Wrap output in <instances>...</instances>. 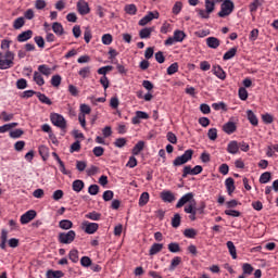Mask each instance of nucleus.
<instances>
[{"mask_svg": "<svg viewBox=\"0 0 278 278\" xmlns=\"http://www.w3.org/2000/svg\"><path fill=\"white\" fill-rule=\"evenodd\" d=\"M14 66V52L7 51L5 54L0 52V71H8Z\"/></svg>", "mask_w": 278, "mask_h": 278, "instance_id": "1", "label": "nucleus"}, {"mask_svg": "<svg viewBox=\"0 0 278 278\" xmlns=\"http://www.w3.org/2000/svg\"><path fill=\"white\" fill-rule=\"evenodd\" d=\"M236 10V4L231 0H224L220 4V11L217 13L219 18H226V16H230Z\"/></svg>", "mask_w": 278, "mask_h": 278, "instance_id": "2", "label": "nucleus"}, {"mask_svg": "<svg viewBox=\"0 0 278 278\" xmlns=\"http://www.w3.org/2000/svg\"><path fill=\"white\" fill-rule=\"evenodd\" d=\"M203 210H205V204L202 205L201 208L197 207V202L193 200L188 205L185 206L184 211L186 214L189 215V220H197V212H200V214H203Z\"/></svg>", "mask_w": 278, "mask_h": 278, "instance_id": "3", "label": "nucleus"}, {"mask_svg": "<svg viewBox=\"0 0 278 278\" xmlns=\"http://www.w3.org/2000/svg\"><path fill=\"white\" fill-rule=\"evenodd\" d=\"M192 155H194V150L192 149L186 150L182 155L177 156L173 161V166H184V164H188V162L192 160Z\"/></svg>", "mask_w": 278, "mask_h": 278, "instance_id": "4", "label": "nucleus"}, {"mask_svg": "<svg viewBox=\"0 0 278 278\" xmlns=\"http://www.w3.org/2000/svg\"><path fill=\"white\" fill-rule=\"evenodd\" d=\"M77 233L75 230H70L67 232H60L58 236V240L60 244H72V242H75Z\"/></svg>", "mask_w": 278, "mask_h": 278, "instance_id": "5", "label": "nucleus"}, {"mask_svg": "<svg viewBox=\"0 0 278 278\" xmlns=\"http://www.w3.org/2000/svg\"><path fill=\"white\" fill-rule=\"evenodd\" d=\"M50 121L52 123V125H54V127H59V129H66V119L64 118V116L58 114V113H52L50 115Z\"/></svg>", "mask_w": 278, "mask_h": 278, "instance_id": "6", "label": "nucleus"}, {"mask_svg": "<svg viewBox=\"0 0 278 278\" xmlns=\"http://www.w3.org/2000/svg\"><path fill=\"white\" fill-rule=\"evenodd\" d=\"M203 173V166L195 165L193 168L190 165H187L182 169V178L186 179L188 175H201Z\"/></svg>", "mask_w": 278, "mask_h": 278, "instance_id": "7", "label": "nucleus"}, {"mask_svg": "<svg viewBox=\"0 0 278 278\" xmlns=\"http://www.w3.org/2000/svg\"><path fill=\"white\" fill-rule=\"evenodd\" d=\"M153 18H160V12L155 11V12H149L146 16H143L138 25H140V27H144V25H149V23H151V21H153Z\"/></svg>", "mask_w": 278, "mask_h": 278, "instance_id": "8", "label": "nucleus"}, {"mask_svg": "<svg viewBox=\"0 0 278 278\" xmlns=\"http://www.w3.org/2000/svg\"><path fill=\"white\" fill-rule=\"evenodd\" d=\"M78 14L81 16H86V14H90V5L85 0H79L76 4Z\"/></svg>", "mask_w": 278, "mask_h": 278, "instance_id": "9", "label": "nucleus"}, {"mask_svg": "<svg viewBox=\"0 0 278 278\" xmlns=\"http://www.w3.org/2000/svg\"><path fill=\"white\" fill-rule=\"evenodd\" d=\"M36 215H37L36 211L29 210L21 216L20 223L22 225H27L28 223H31L34 218H36Z\"/></svg>", "mask_w": 278, "mask_h": 278, "instance_id": "10", "label": "nucleus"}, {"mask_svg": "<svg viewBox=\"0 0 278 278\" xmlns=\"http://www.w3.org/2000/svg\"><path fill=\"white\" fill-rule=\"evenodd\" d=\"M83 229L85 233H89V235L97 233V231L99 230V224L85 222L83 223Z\"/></svg>", "mask_w": 278, "mask_h": 278, "instance_id": "11", "label": "nucleus"}, {"mask_svg": "<svg viewBox=\"0 0 278 278\" xmlns=\"http://www.w3.org/2000/svg\"><path fill=\"white\" fill-rule=\"evenodd\" d=\"M193 199H194V193L192 192L186 193L178 200L176 204L177 210H179L180 207H184L186 203H191Z\"/></svg>", "mask_w": 278, "mask_h": 278, "instance_id": "12", "label": "nucleus"}, {"mask_svg": "<svg viewBox=\"0 0 278 278\" xmlns=\"http://www.w3.org/2000/svg\"><path fill=\"white\" fill-rule=\"evenodd\" d=\"M212 72L218 79H222L223 81L227 79V73H225V70H223L220 65H214Z\"/></svg>", "mask_w": 278, "mask_h": 278, "instance_id": "13", "label": "nucleus"}, {"mask_svg": "<svg viewBox=\"0 0 278 278\" xmlns=\"http://www.w3.org/2000/svg\"><path fill=\"white\" fill-rule=\"evenodd\" d=\"M226 190L229 197H233V192L236 191V181L233 178L229 177L225 180Z\"/></svg>", "mask_w": 278, "mask_h": 278, "instance_id": "14", "label": "nucleus"}, {"mask_svg": "<svg viewBox=\"0 0 278 278\" xmlns=\"http://www.w3.org/2000/svg\"><path fill=\"white\" fill-rule=\"evenodd\" d=\"M237 129H238V126H236V123L233 122H228L223 126V131H225V134H228V136H231V134H235Z\"/></svg>", "mask_w": 278, "mask_h": 278, "instance_id": "15", "label": "nucleus"}, {"mask_svg": "<svg viewBox=\"0 0 278 278\" xmlns=\"http://www.w3.org/2000/svg\"><path fill=\"white\" fill-rule=\"evenodd\" d=\"M31 36H34L33 30H25L17 36V42H27V40H31Z\"/></svg>", "mask_w": 278, "mask_h": 278, "instance_id": "16", "label": "nucleus"}, {"mask_svg": "<svg viewBox=\"0 0 278 278\" xmlns=\"http://www.w3.org/2000/svg\"><path fill=\"white\" fill-rule=\"evenodd\" d=\"M227 151L231 155H236V153H238V151H240V146H239L238 141H236V140L230 141L227 146Z\"/></svg>", "mask_w": 278, "mask_h": 278, "instance_id": "17", "label": "nucleus"}, {"mask_svg": "<svg viewBox=\"0 0 278 278\" xmlns=\"http://www.w3.org/2000/svg\"><path fill=\"white\" fill-rule=\"evenodd\" d=\"M206 45L210 49H218L220 47V40L216 37L206 38Z\"/></svg>", "mask_w": 278, "mask_h": 278, "instance_id": "18", "label": "nucleus"}, {"mask_svg": "<svg viewBox=\"0 0 278 278\" xmlns=\"http://www.w3.org/2000/svg\"><path fill=\"white\" fill-rule=\"evenodd\" d=\"M38 73L45 75V77H49L53 73V68L47 64H41L38 66Z\"/></svg>", "mask_w": 278, "mask_h": 278, "instance_id": "19", "label": "nucleus"}, {"mask_svg": "<svg viewBox=\"0 0 278 278\" xmlns=\"http://www.w3.org/2000/svg\"><path fill=\"white\" fill-rule=\"evenodd\" d=\"M248 121L253 125V127H257L260 125V119H257V115L251 110L247 111Z\"/></svg>", "mask_w": 278, "mask_h": 278, "instance_id": "20", "label": "nucleus"}, {"mask_svg": "<svg viewBox=\"0 0 278 278\" xmlns=\"http://www.w3.org/2000/svg\"><path fill=\"white\" fill-rule=\"evenodd\" d=\"M52 30L56 36H64V26H62V23L54 22L52 24Z\"/></svg>", "mask_w": 278, "mask_h": 278, "instance_id": "21", "label": "nucleus"}, {"mask_svg": "<svg viewBox=\"0 0 278 278\" xmlns=\"http://www.w3.org/2000/svg\"><path fill=\"white\" fill-rule=\"evenodd\" d=\"M226 245L232 260H238V252L236 250V244H233L232 241H227Z\"/></svg>", "mask_w": 278, "mask_h": 278, "instance_id": "22", "label": "nucleus"}, {"mask_svg": "<svg viewBox=\"0 0 278 278\" xmlns=\"http://www.w3.org/2000/svg\"><path fill=\"white\" fill-rule=\"evenodd\" d=\"M161 198L165 203H173L175 201V194L170 191H163Z\"/></svg>", "mask_w": 278, "mask_h": 278, "instance_id": "23", "label": "nucleus"}, {"mask_svg": "<svg viewBox=\"0 0 278 278\" xmlns=\"http://www.w3.org/2000/svg\"><path fill=\"white\" fill-rule=\"evenodd\" d=\"M164 249L163 243H153L150 248L149 255H157Z\"/></svg>", "mask_w": 278, "mask_h": 278, "instance_id": "24", "label": "nucleus"}, {"mask_svg": "<svg viewBox=\"0 0 278 278\" xmlns=\"http://www.w3.org/2000/svg\"><path fill=\"white\" fill-rule=\"evenodd\" d=\"M242 270H243L242 273L243 277H249L250 275H253V271L255 270V268H253L251 264L244 263L242 265Z\"/></svg>", "mask_w": 278, "mask_h": 278, "instance_id": "25", "label": "nucleus"}, {"mask_svg": "<svg viewBox=\"0 0 278 278\" xmlns=\"http://www.w3.org/2000/svg\"><path fill=\"white\" fill-rule=\"evenodd\" d=\"M124 10L126 14H129L130 16H136V14L138 13V8L136 7V4H126Z\"/></svg>", "mask_w": 278, "mask_h": 278, "instance_id": "26", "label": "nucleus"}, {"mask_svg": "<svg viewBox=\"0 0 278 278\" xmlns=\"http://www.w3.org/2000/svg\"><path fill=\"white\" fill-rule=\"evenodd\" d=\"M144 150V141H138L132 148V155H140V152Z\"/></svg>", "mask_w": 278, "mask_h": 278, "instance_id": "27", "label": "nucleus"}, {"mask_svg": "<svg viewBox=\"0 0 278 278\" xmlns=\"http://www.w3.org/2000/svg\"><path fill=\"white\" fill-rule=\"evenodd\" d=\"M36 97L39 99V101L41 103H45L46 105H52L53 102L51 101V99H49V97H47V94L41 93V92H37Z\"/></svg>", "mask_w": 278, "mask_h": 278, "instance_id": "28", "label": "nucleus"}, {"mask_svg": "<svg viewBox=\"0 0 278 278\" xmlns=\"http://www.w3.org/2000/svg\"><path fill=\"white\" fill-rule=\"evenodd\" d=\"M62 277H64V273L62 270L49 269L47 271V278H62Z\"/></svg>", "mask_w": 278, "mask_h": 278, "instance_id": "29", "label": "nucleus"}, {"mask_svg": "<svg viewBox=\"0 0 278 278\" xmlns=\"http://www.w3.org/2000/svg\"><path fill=\"white\" fill-rule=\"evenodd\" d=\"M236 53H238V48H231L229 49L223 56L224 61L231 60L236 58Z\"/></svg>", "mask_w": 278, "mask_h": 278, "instance_id": "30", "label": "nucleus"}, {"mask_svg": "<svg viewBox=\"0 0 278 278\" xmlns=\"http://www.w3.org/2000/svg\"><path fill=\"white\" fill-rule=\"evenodd\" d=\"M68 257L71 262H73V264H77V262H79V251H77L76 249L71 250L68 253Z\"/></svg>", "mask_w": 278, "mask_h": 278, "instance_id": "31", "label": "nucleus"}, {"mask_svg": "<svg viewBox=\"0 0 278 278\" xmlns=\"http://www.w3.org/2000/svg\"><path fill=\"white\" fill-rule=\"evenodd\" d=\"M59 227L60 229L64 230L73 229V222H71L70 219H63L59 222Z\"/></svg>", "mask_w": 278, "mask_h": 278, "instance_id": "32", "label": "nucleus"}, {"mask_svg": "<svg viewBox=\"0 0 278 278\" xmlns=\"http://www.w3.org/2000/svg\"><path fill=\"white\" fill-rule=\"evenodd\" d=\"M84 186H85L84 180L78 179L73 181L72 188L74 192H81Z\"/></svg>", "mask_w": 278, "mask_h": 278, "instance_id": "33", "label": "nucleus"}, {"mask_svg": "<svg viewBox=\"0 0 278 278\" xmlns=\"http://www.w3.org/2000/svg\"><path fill=\"white\" fill-rule=\"evenodd\" d=\"M33 79L37 86H45V78L42 77V74H39V72H34Z\"/></svg>", "mask_w": 278, "mask_h": 278, "instance_id": "34", "label": "nucleus"}, {"mask_svg": "<svg viewBox=\"0 0 278 278\" xmlns=\"http://www.w3.org/2000/svg\"><path fill=\"white\" fill-rule=\"evenodd\" d=\"M270 179H273V174H270V172H265L260 176V184H268V181H270Z\"/></svg>", "mask_w": 278, "mask_h": 278, "instance_id": "35", "label": "nucleus"}, {"mask_svg": "<svg viewBox=\"0 0 278 278\" xmlns=\"http://www.w3.org/2000/svg\"><path fill=\"white\" fill-rule=\"evenodd\" d=\"M185 39H186V33H184V30L174 31V40H176V42H184Z\"/></svg>", "mask_w": 278, "mask_h": 278, "instance_id": "36", "label": "nucleus"}, {"mask_svg": "<svg viewBox=\"0 0 278 278\" xmlns=\"http://www.w3.org/2000/svg\"><path fill=\"white\" fill-rule=\"evenodd\" d=\"M262 4H263L262 1L253 0L249 5L251 14H255V12H257V8H261Z\"/></svg>", "mask_w": 278, "mask_h": 278, "instance_id": "37", "label": "nucleus"}, {"mask_svg": "<svg viewBox=\"0 0 278 278\" xmlns=\"http://www.w3.org/2000/svg\"><path fill=\"white\" fill-rule=\"evenodd\" d=\"M152 31H153V28H143L139 31V38L143 40L147 38H151Z\"/></svg>", "mask_w": 278, "mask_h": 278, "instance_id": "38", "label": "nucleus"}, {"mask_svg": "<svg viewBox=\"0 0 278 278\" xmlns=\"http://www.w3.org/2000/svg\"><path fill=\"white\" fill-rule=\"evenodd\" d=\"M50 84L53 86V88H60V85L62 84V76L58 74L52 76Z\"/></svg>", "mask_w": 278, "mask_h": 278, "instance_id": "39", "label": "nucleus"}, {"mask_svg": "<svg viewBox=\"0 0 278 278\" xmlns=\"http://www.w3.org/2000/svg\"><path fill=\"white\" fill-rule=\"evenodd\" d=\"M39 155L45 161L49 160V149L46 146H40L39 147Z\"/></svg>", "mask_w": 278, "mask_h": 278, "instance_id": "40", "label": "nucleus"}, {"mask_svg": "<svg viewBox=\"0 0 278 278\" xmlns=\"http://www.w3.org/2000/svg\"><path fill=\"white\" fill-rule=\"evenodd\" d=\"M147 203H149V192H143L139 198V206L144 207Z\"/></svg>", "mask_w": 278, "mask_h": 278, "instance_id": "41", "label": "nucleus"}, {"mask_svg": "<svg viewBox=\"0 0 278 278\" xmlns=\"http://www.w3.org/2000/svg\"><path fill=\"white\" fill-rule=\"evenodd\" d=\"M179 225H181V215H179V213H176L172 218V227H174V229H177Z\"/></svg>", "mask_w": 278, "mask_h": 278, "instance_id": "42", "label": "nucleus"}, {"mask_svg": "<svg viewBox=\"0 0 278 278\" xmlns=\"http://www.w3.org/2000/svg\"><path fill=\"white\" fill-rule=\"evenodd\" d=\"M179 264H181V257L175 256L170 262L169 270L173 273V270H175V268H177V266H179Z\"/></svg>", "mask_w": 278, "mask_h": 278, "instance_id": "43", "label": "nucleus"}, {"mask_svg": "<svg viewBox=\"0 0 278 278\" xmlns=\"http://www.w3.org/2000/svg\"><path fill=\"white\" fill-rule=\"evenodd\" d=\"M167 249L170 253H179V251H181V247H179V243L177 242L169 243Z\"/></svg>", "mask_w": 278, "mask_h": 278, "instance_id": "44", "label": "nucleus"}, {"mask_svg": "<svg viewBox=\"0 0 278 278\" xmlns=\"http://www.w3.org/2000/svg\"><path fill=\"white\" fill-rule=\"evenodd\" d=\"M25 26V17H17L14 22H13V27L14 29H21L22 27Z\"/></svg>", "mask_w": 278, "mask_h": 278, "instance_id": "45", "label": "nucleus"}, {"mask_svg": "<svg viewBox=\"0 0 278 278\" xmlns=\"http://www.w3.org/2000/svg\"><path fill=\"white\" fill-rule=\"evenodd\" d=\"M216 2H214V0H205V10L208 14H212V12H214Z\"/></svg>", "mask_w": 278, "mask_h": 278, "instance_id": "46", "label": "nucleus"}, {"mask_svg": "<svg viewBox=\"0 0 278 278\" xmlns=\"http://www.w3.org/2000/svg\"><path fill=\"white\" fill-rule=\"evenodd\" d=\"M184 236H185L186 238L194 239V238H197V230L193 229V228H187V229H185V231H184Z\"/></svg>", "mask_w": 278, "mask_h": 278, "instance_id": "47", "label": "nucleus"}, {"mask_svg": "<svg viewBox=\"0 0 278 278\" xmlns=\"http://www.w3.org/2000/svg\"><path fill=\"white\" fill-rule=\"evenodd\" d=\"M85 217H87L89 220H99L101 218V213L93 211L86 214Z\"/></svg>", "mask_w": 278, "mask_h": 278, "instance_id": "48", "label": "nucleus"}, {"mask_svg": "<svg viewBox=\"0 0 278 278\" xmlns=\"http://www.w3.org/2000/svg\"><path fill=\"white\" fill-rule=\"evenodd\" d=\"M127 144V139L125 138H117L114 141V147H116L117 149H123V147H125Z\"/></svg>", "mask_w": 278, "mask_h": 278, "instance_id": "49", "label": "nucleus"}, {"mask_svg": "<svg viewBox=\"0 0 278 278\" xmlns=\"http://www.w3.org/2000/svg\"><path fill=\"white\" fill-rule=\"evenodd\" d=\"M182 8H184V3H181V1L175 2L174 7L172 9L173 14H175V15L179 14V12H181Z\"/></svg>", "mask_w": 278, "mask_h": 278, "instance_id": "50", "label": "nucleus"}, {"mask_svg": "<svg viewBox=\"0 0 278 278\" xmlns=\"http://www.w3.org/2000/svg\"><path fill=\"white\" fill-rule=\"evenodd\" d=\"M113 68L114 67L112 65L100 67L98 70V75H103V77H105V75H108V73H110V71H113Z\"/></svg>", "mask_w": 278, "mask_h": 278, "instance_id": "51", "label": "nucleus"}, {"mask_svg": "<svg viewBox=\"0 0 278 278\" xmlns=\"http://www.w3.org/2000/svg\"><path fill=\"white\" fill-rule=\"evenodd\" d=\"M179 71V64L178 63H173L167 67V75H175Z\"/></svg>", "mask_w": 278, "mask_h": 278, "instance_id": "52", "label": "nucleus"}, {"mask_svg": "<svg viewBox=\"0 0 278 278\" xmlns=\"http://www.w3.org/2000/svg\"><path fill=\"white\" fill-rule=\"evenodd\" d=\"M239 99H241V101L249 99V91H247L244 87L239 88Z\"/></svg>", "mask_w": 278, "mask_h": 278, "instance_id": "53", "label": "nucleus"}, {"mask_svg": "<svg viewBox=\"0 0 278 278\" xmlns=\"http://www.w3.org/2000/svg\"><path fill=\"white\" fill-rule=\"evenodd\" d=\"M102 199H103V201H112L114 199V191H112V190L104 191Z\"/></svg>", "mask_w": 278, "mask_h": 278, "instance_id": "54", "label": "nucleus"}, {"mask_svg": "<svg viewBox=\"0 0 278 278\" xmlns=\"http://www.w3.org/2000/svg\"><path fill=\"white\" fill-rule=\"evenodd\" d=\"M207 137L210 140H216L218 138V130L216 128L208 129Z\"/></svg>", "mask_w": 278, "mask_h": 278, "instance_id": "55", "label": "nucleus"}, {"mask_svg": "<svg viewBox=\"0 0 278 278\" xmlns=\"http://www.w3.org/2000/svg\"><path fill=\"white\" fill-rule=\"evenodd\" d=\"M88 192L92 197H97V194H99V186L98 185H90L89 188H88Z\"/></svg>", "mask_w": 278, "mask_h": 278, "instance_id": "56", "label": "nucleus"}, {"mask_svg": "<svg viewBox=\"0 0 278 278\" xmlns=\"http://www.w3.org/2000/svg\"><path fill=\"white\" fill-rule=\"evenodd\" d=\"M16 87L18 90H25L27 88V80L25 78H21L16 81Z\"/></svg>", "mask_w": 278, "mask_h": 278, "instance_id": "57", "label": "nucleus"}, {"mask_svg": "<svg viewBox=\"0 0 278 278\" xmlns=\"http://www.w3.org/2000/svg\"><path fill=\"white\" fill-rule=\"evenodd\" d=\"M80 264L81 266H84L85 268H88V266H91L92 265V260H90V257L88 256H83L80 258Z\"/></svg>", "mask_w": 278, "mask_h": 278, "instance_id": "58", "label": "nucleus"}, {"mask_svg": "<svg viewBox=\"0 0 278 278\" xmlns=\"http://www.w3.org/2000/svg\"><path fill=\"white\" fill-rule=\"evenodd\" d=\"M78 75L80 77H83V79H86V77H88V75H90V66L87 67H83L79 72Z\"/></svg>", "mask_w": 278, "mask_h": 278, "instance_id": "59", "label": "nucleus"}, {"mask_svg": "<svg viewBox=\"0 0 278 278\" xmlns=\"http://www.w3.org/2000/svg\"><path fill=\"white\" fill-rule=\"evenodd\" d=\"M34 40L39 49H45V38L42 36H36Z\"/></svg>", "mask_w": 278, "mask_h": 278, "instance_id": "60", "label": "nucleus"}, {"mask_svg": "<svg viewBox=\"0 0 278 278\" xmlns=\"http://www.w3.org/2000/svg\"><path fill=\"white\" fill-rule=\"evenodd\" d=\"M64 198V191H62L61 189L59 190H55L52 194V199L54 201H60V199H63Z\"/></svg>", "mask_w": 278, "mask_h": 278, "instance_id": "61", "label": "nucleus"}, {"mask_svg": "<svg viewBox=\"0 0 278 278\" xmlns=\"http://www.w3.org/2000/svg\"><path fill=\"white\" fill-rule=\"evenodd\" d=\"M68 92L72 97H79V89L74 85H68Z\"/></svg>", "mask_w": 278, "mask_h": 278, "instance_id": "62", "label": "nucleus"}, {"mask_svg": "<svg viewBox=\"0 0 278 278\" xmlns=\"http://www.w3.org/2000/svg\"><path fill=\"white\" fill-rule=\"evenodd\" d=\"M112 40H113V37H112V35H110V34H104L103 36H102V43H104V45H112Z\"/></svg>", "mask_w": 278, "mask_h": 278, "instance_id": "63", "label": "nucleus"}, {"mask_svg": "<svg viewBox=\"0 0 278 278\" xmlns=\"http://www.w3.org/2000/svg\"><path fill=\"white\" fill-rule=\"evenodd\" d=\"M23 129H15L10 131V138H21L23 136Z\"/></svg>", "mask_w": 278, "mask_h": 278, "instance_id": "64", "label": "nucleus"}]
</instances>
